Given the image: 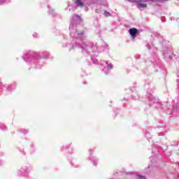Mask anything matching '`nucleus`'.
I'll list each match as a JSON object with an SVG mask.
<instances>
[{"label":"nucleus","mask_w":179,"mask_h":179,"mask_svg":"<svg viewBox=\"0 0 179 179\" xmlns=\"http://www.w3.org/2000/svg\"><path fill=\"white\" fill-rule=\"evenodd\" d=\"M129 33L131 36V37L134 38L135 36H136V34L138 33V29H136V28L130 29L129 30Z\"/></svg>","instance_id":"f257e3e1"},{"label":"nucleus","mask_w":179,"mask_h":179,"mask_svg":"<svg viewBox=\"0 0 179 179\" xmlns=\"http://www.w3.org/2000/svg\"><path fill=\"white\" fill-rule=\"evenodd\" d=\"M75 3L77 6H80V8H83V6H85V3H83L80 0H76Z\"/></svg>","instance_id":"f03ea898"},{"label":"nucleus","mask_w":179,"mask_h":179,"mask_svg":"<svg viewBox=\"0 0 179 179\" xmlns=\"http://www.w3.org/2000/svg\"><path fill=\"white\" fill-rule=\"evenodd\" d=\"M137 8L138 9H145V8H148V4H145V3H138V4H137Z\"/></svg>","instance_id":"7ed1b4c3"},{"label":"nucleus","mask_w":179,"mask_h":179,"mask_svg":"<svg viewBox=\"0 0 179 179\" xmlns=\"http://www.w3.org/2000/svg\"><path fill=\"white\" fill-rule=\"evenodd\" d=\"M137 3H141V2H149V0H138Z\"/></svg>","instance_id":"20e7f679"},{"label":"nucleus","mask_w":179,"mask_h":179,"mask_svg":"<svg viewBox=\"0 0 179 179\" xmlns=\"http://www.w3.org/2000/svg\"><path fill=\"white\" fill-rule=\"evenodd\" d=\"M137 178H138V179H146V178H145V176H142L141 175H137Z\"/></svg>","instance_id":"39448f33"},{"label":"nucleus","mask_w":179,"mask_h":179,"mask_svg":"<svg viewBox=\"0 0 179 179\" xmlns=\"http://www.w3.org/2000/svg\"><path fill=\"white\" fill-rule=\"evenodd\" d=\"M104 15H105V16H106V17H108V16H110V13H108L107 11H104Z\"/></svg>","instance_id":"423d86ee"},{"label":"nucleus","mask_w":179,"mask_h":179,"mask_svg":"<svg viewBox=\"0 0 179 179\" xmlns=\"http://www.w3.org/2000/svg\"><path fill=\"white\" fill-rule=\"evenodd\" d=\"M108 69H113V64H108Z\"/></svg>","instance_id":"0eeeda50"},{"label":"nucleus","mask_w":179,"mask_h":179,"mask_svg":"<svg viewBox=\"0 0 179 179\" xmlns=\"http://www.w3.org/2000/svg\"><path fill=\"white\" fill-rule=\"evenodd\" d=\"M73 19H75V17H79V15H74L73 16Z\"/></svg>","instance_id":"6e6552de"},{"label":"nucleus","mask_w":179,"mask_h":179,"mask_svg":"<svg viewBox=\"0 0 179 179\" xmlns=\"http://www.w3.org/2000/svg\"><path fill=\"white\" fill-rule=\"evenodd\" d=\"M6 0H0V3H2V2H5Z\"/></svg>","instance_id":"1a4fd4ad"},{"label":"nucleus","mask_w":179,"mask_h":179,"mask_svg":"<svg viewBox=\"0 0 179 179\" xmlns=\"http://www.w3.org/2000/svg\"><path fill=\"white\" fill-rule=\"evenodd\" d=\"M95 12H96V13H99V12H100V10H99V9H96V10H95Z\"/></svg>","instance_id":"9d476101"},{"label":"nucleus","mask_w":179,"mask_h":179,"mask_svg":"<svg viewBox=\"0 0 179 179\" xmlns=\"http://www.w3.org/2000/svg\"><path fill=\"white\" fill-rule=\"evenodd\" d=\"M163 1H169V0H163Z\"/></svg>","instance_id":"9b49d317"}]
</instances>
